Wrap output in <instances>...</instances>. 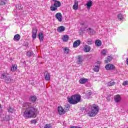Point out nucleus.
Segmentation results:
<instances>
[{"label":"nucleus","mask_w":128,"mask_h":128,"mask_svg":"<svg viewBox=\"0 0 128 128\" xmlns=\"http://www.w3.org/2000/svg\"><path fill=\"white\" fill-rule=\"evenodd\" d=\"M14 108H12V107H10L8 109V112H10L11 114L14 113Z\"/></svg>","instance_id":"nucleus-31"},{"label":"nucleus","mask_w":128,"mask_h":128,"mask_svg":"<svg viewBox=\"0 0 128 128\" xmlns=\"http://www.w3.org/2000/svg\"><path fill=\"white\" fill-rule=\"evenodd\" d=\"M64 110H70V105H66Z\"/></svg>","instance_id":"nucleus-33"},{"label":"nucleus","mask_w":128,"mask_h":128,"mask_svg":"<svg viewBox=\"0 0 128 128\" xmlns=\"http://www.w3.org/2000/svg\"><path fill=\"white\" fill-rule=\"evenodd\" d=\"M64 54H68L70 52V50L68 48H65L64 50Z\"/></svg>","instance_id":"nucleus-30"},{"label":"nucleus","mask_w":128,"mask_h":128,"mask_svg":"<svg viewBox=\"0 0 128 128\" xmlns=\"http://www.w3.org/2000/svg\"><path fill=\"white\" fill-rule=\"evenodd\" d=\"M112 60V56H108L106 58V60H104L105 64H108V62H110V61Z\"/></svg>","instance_id":"nucleus-20"},{"label":"nucleus","mask_w":128,"mask_h":128,"mask_svg":"<svg viewBox=\"0 0 128 128\" xmlns=\"http://www.w3.org/2000/svg\"><path fill=\"white\" fill-rule=\"evenodd\" d=\"M126 64H127V66H128V58L126 59Z\"/></svg>","instance_id":"nucleus-41"},{"label":"nucleus","mask_w":128,"mask_h":128,"mask_svg":"<svg viewBox=\"0 0 128 128\" xmlns=\"http://www.w3.org/2000/svg\"><path fill=\"white\" fill-rule=\"evenodd\" d=\"M87 30H89L90 34H92V32H96L94 31V30L92 29L91 28H89L88 29H87Z\"/></svg>","instance_id":"nucleus-34"},{"label":"nucleus","mask_w":128,"mask_h":128,"mask_svg":"<svg viewBox=\"0 0 128 128\" xmlns=\"http://www.w3.org/2000/svg\"><path fill=\"white\" fill-rule=\"evenodd\" d=\"M80 44V40H76L73 44L74 48H78Z\"/></svg>","instance_id":"nucleus-15"},{"label":"nucleus","mask_w":128,"mask_h":128,"mask_svg":"<svg viewBox=\"0 0 128 128\" xmlns=\"http://www.w3.org/2000/svg\"><path fill=\"white\" fill-rule=\"evenodd\" d=\"M84 23H82V24H81V25H82V26H84Z\"/></svg>","instance_id":"nucleus-43"},{"label":"nucleus","mask_w":128,"mask_h":128,"mask_svg":"<svg viewBox=\"0 0 128 128\" xmlns=\"http://www.w3.org/2000/svg\"><path fill=\"white\" fill-rule=\"evenodd\" d=\"M99 110L100 108L98 105L94 104H92L91 106V112H89L90 116L91 118L96 116L98 114Z\"/></svg>","instance_id":"nucleus-3"},{"label":"nucleus","mask_w":128,"mask_h":128,"mask_svg":"<svg viewBox=\"0 0 128 128\" xmlns=\"http://www.w3.org/2000/svg\"><path fill=\"white\" fill-rule=\"evenodd\" d=\"M23 116L27 118H32L36 117L38 110L34 108V105L30 102L24 103L22 106Z\"/></svg>","instance_id":"nucleus-1"},{"label":"nucleus","mask_w":128,"mask_h":128,"mask_svg":"<svg viewBox=\"0 0 128 128\" xmlns=\"http://www.w3.org/2000/svg\"><path fill=\"white\" fill-rule=\"evenodd\" d=\"M78 64H82V62H84V60L82 59V56H78Z\"/></svg>","instance_id":"nucleus-23"},{"label":"nucleus","mask_w":128,"mask_h":128,"mask_svg":"<svg viewBox=\"0 0 128 128\" xmlns=\"http://www.w3.org/2000/svg\"><path fill=\"white\" fill-rule=\"evenodd\" d=\"M30 102H36V96H31L30 98Z\"/></svg>","instance_id":"nucleus-25"},{"label":"nucleus","mask_w":128,"mask_h":128,"mask_svg":"<svg viewBox=\"0 0 128 128\" xmlns=\"http://www.w3.org/2000/svg\"><path fill=\"white\" fill-rule=\"evenodd\" d=\"M54 2V4L52 5L50 7V10L52 12H56L58 10V8H60L62 6V3L60 2L57 0H52Z\"/></svg>","instance_id":"nucleus-4"},{"label":"nucleus","mask_w":128,"mask_h":128,"mask_svg":"<svg viewBox=\"0 0 128 128\" xmlns=\"http://www.w3.org/2000/svg\"><path fill=\"white\" fill-rule=\"evenodd\" d=\"M114 100L116 102H120V101L122 100V97H120V94L116 95L114 96Z\"/></svg>","instance_id":"nucleus-9"},{"label":"nucleus","mask_w":128,"mask_h":128,"mask_svg":"<svg viewBox=\"0 0 128 128\" xmlns=\"http://www.w3.org/2000/svg\"><path fill=\"white\" fill-rule=\"evenodd\" d=\"M87 96H90L92 94V92L91 91H87L86 92Z\"/></svg>","instance_id":"nucleus-39"},{"label":"nucleus","mask_w":128,"mask_h":128,"mask_svg":"<svg viewBox=\"0 0 128 128\" xmlns=\"http://www.w3.org/2000/svg\"><path fill=\"white\" fill-rule=\"evenodd\" d=\"M88 82V78H80L79 80V82L80 84H86V82Z\"/></svg>","instance_id":"nucleus-13"},{"label":"nucleus","mask_w":128,"mask_h":128,"mask_svg":"<svg viewBox=\"0 0 128 128\" xmlns=\"http://www.w3.org/2000/svg\"><path fill=\"white\" fill-rule=\"evenodd\" d=\"M128 81H125V82H124L123 83H122V86H128Z\"/></svg>","instance_id":"nucleus-37"},{"label":"nucleus","mask_w":128,"mask_h":128,"mask_svg":"<svg viewBox=\"0 0 128 128\" xmlns=\"http://www.w3.org/2000/svg\"><path fill=\"white\" fill-rule=\"evenodd\" d=\"M87 44H88L89 46H90V44H92V41H90V40H88L86 42Z\"/></svg>","instance_id":"nucleus-38"},{"label":"nucleus","mask_w":128,"mask_h":128,"mask_svg":"<svg viewBox=\"0 0 128 128\" xmlns=\"http://www.w3.org/2000/svg\"><path fill=\"white\" fill-rule=\"evenodd\" d=\"M108 84L109 86H114V84H116V82H110L108 83Z\"/></svg>","instance_id":"nucleus-32"},{"label":"nucleus","mask_w":128,"mask_h":128,"mask_svg":"<svg viewBox=\"0 0 128 128\" xmlns=\"http://www.w3.org/2000/svg\"><path fill=\"white\" fill-rule=\"evenodd\" d=\"M44 76H45V80L47 82L48 80H50V73H48V72H45L44 74Z\"/></svg>","instance_id":"nucleus-11"},{"label":"nucleus","mask_w":128,"mask_h":128,"mask_svg":"<svg viewBox=\"0 0 128 128\" xmlns=\"http://www.w3.org/2000/svg\"><path fill=\"white\" fill-rule=\"evenodd\" d=\"M38 38L40 42H42L44 40V34L42 32H40L38 34Z\"/></svg>","instance_id":"nucleus-22"},{"label":"nucleus","mask_w":128,"mask_h":128,"mask_svg":"<svg viewBox=\"0 0 128 128\" xmlns=\"http://www.w3.org/2000/svg\"><path fill=\"white\" fill-rule=\"evenodd\" d=\"M30 124H36V120H31Z\"/></svg>","instance_id":"nucleus-35"},{"label":"nucleus","mask_w":128,"mask_h":128,"mask_svg":"<svg viewBox=\"0 0 128 128\" xmlns=\"http://www.w3.org/2000/svg\"><path fill=\"white\" fill-rule=\"evenodd\" d=\"M26 54L28 56H30L31 53L30 52H27Z\"/></svg>","instance_id":"nucleus-40"},{"label":"nucleus","mask_w":128,"mask_h":128,"mask_svg":"<svg viewBox=\"0 0 128 128\" xmlns=\"http://www.w3.org/2000/svg\"><path fill=\"white\" fill-rule=\"evenodd\" d=\"M58 112H59L60 116H62V114H66L64 109V108H62V106H59L58 107Z\"/></svg>","instance_id":"nucleus-10"},{"label":"nucleus","mask_w":128,"mask_h":128,"mask_svg":"<svg viewBox=\"0 0 128 128\" xmlns=\"http://www.w3.org/2000/svg\"><path fill=\"white\" fill-rule=\"evenodd\" d=\"M0 78H1V80H4L6 84H8V82H10V80H12L10 77V76H7L4 72L1 74Z\"/></svg>","instance_id":"nucleus-5"},{"label":"nucleus","mask_w":128,"mask_h":128,"mask_svg":"<svg viewBox=\"0 0 128 128\" xmlns=\"http://www.w3.org/2000/svg\"><path fill=\"white\" fill-rule=\"evenodd\" d=\"M13 40L14 42H19L20 40V34H15Z\"/></svg>","instance_id":"nucleus-12"},{"label":"nucleus","mask_w":128,"mask_h":128,"mask_svg":"<svg viewBox=\"0 0 128 128\" xmlns=\"http://www.w3.org/2000/svg\"><path fill=\"white\" fill-rule=\"evenodd\" d=\"M66 30V28L64 26H60L57 29V32H64Z\"/></svg>","instance_id":"nucleus-17"},{"label":"nucleus","mask_w":128,"mask_h":128,"mask_svg":"<svg viewBox=\"0 0 128 128\" xmlns=\"http://www.w3.org/2000/svg\"><path fill=\"white\" fill-rule=\"evenodd\" d=\"M80 96L78 94H74L72 96L68 99V102L71 104H76L80 102Z\"/></svg>","instance_id":"nucleus-2"},{"label":"nucleus","mask_w":128,"mask_h":128,"mask_svg":"<svg viewBox=\"0 0 128 128\" xmlns=\"http://www.w3.org/2000/svg\"><path fill=\"white\" fill-rule=\"evenodd\" d=\"M93 70L96 72H98L100 70V66H95L94 68H93Z\"/></svg>","instance_id":"nucleus-27"},{"label":"nucleus","mask_w":128,"mask_h":128,"mask_svg":"<svg viewBox=\"0 0 128 128\" xmlns=\"http://www.w3.org/2000/svg\"><path fill=\"white\" fill-rule=\"evenodd\" d=\"M50 124H46L44 128H52Z\"/></svg>","instance_id":"nucleus-36"},{"label":"nucleus","mask_w":128,"mask_h":128,"mask_svg":"<svg viewBox=\"0 0 128 128\" xmlns=\"http://www.w3.org/2000/svg\"><path fill=\"white\" fill-rule=\"evenodd\" d=\"M36 34H38V29L36 28H32V38L33 40H36Z\"/></svg>","instance_id":"nucleus-8"},{"label":"nucleus","mask_w":128,"mask_h":128,"mask_svg":"<svg viewBox=\"0 0 128 128\" xmlns=\"http://www.w3.org/2000/svg\"><path fill=\"white\" fill-rule=\"evenodd\" d=\"M78 1L75 0L74 4L72 6L73 10H78Z\"/></svg>","instance_id":"nucleus-14"},{"label":"nucleus","mask_w":128,"mask_h":128,"mask_svg":"<svg viewBox=\"0 0 128 128\" xmlns=\"http://www.w3.org/2000/svg\"><path fill=\"white\" fill-rule=\"evenodd\" d=\"M108 52V50L106 49H104L102 50L101 54L104 56H106V53Z\"/></svg>","instance_id":"nucleus-28"},{"label":"nucleus","mask_w":128,"mask_h":128,"mask_svg":"<svg viewBox=\"0 0 128 128\" xmlns=\"http://www.w3.org/2000/svg\"><path fill=\"white\" fill-rule=\"evenodd\" d=\"M55 16L56 18L60 22H62V13H56Z\"/></svg>","instance_id":"nucleus-7"},{"label":"nucleus","mask_w":128,"mask_h":128,"mask_svg":"<svg viewBox=\"0 0 128 128\" xmlns=\"http://www.w3.org/2000/svg\"><path fill=\"white\" fill-rule=\"evenodd\" d=\"M2 108V104H0V108Z\"/></svg>","instance_id":"nucleus-44"},{"label":"nucleus","mask_w":128,"mask_h":128,"mask_svg":"<svg viewBox=\"0 0 128 128\" xmlns=\"http://www.w3.org/2000/svg\"><path fill=\"white\" fill-rule=\"evenodd\" d=\"M86 6H87L88 10H90V8H92V0L88 1L86 4Z\"/></svg>","instance_id":"nucleus-18"},{"label":"nucleus","mask_w":128,"mask_h":128,"mask_svg":"<svg viewBox=\"0 0 128 128\" xmlns=\"http://www.w3.org/2000/svg\"><path fill=\"white\" fill-rule=\"evenodd\" d=\"M95 44L96 46H102V41L100 40H96Z\"/></svg>","instance_id":"nucleus-24"},{"label":"nucleus","mask_w":128,"mask_h":128,"mask_svg":"<svg viewBox=\"0 0 128 128\" xmlns=\"http://www.w3.org/2000/svg\"><path fill=\"white\" fill-rule=\"evenodd\" d=\"M8 4V0H0V6H6Z\"/></svg>","instance_id":"nucleus-26"},{"label":"nucleus","mask_w":128,"mask_h":128,"mask_svg":"<svg viewBox=\"0 0 128 128\" xmlns=\"http://www.w3.org/2000/svg\"><path fill=\"white\" fill-rule=\"evenodd\" d=\"M87 27H86L82 29V30H83V32H84V30H86V28Z\"/></svg>","instance_id":"nucleus-42"},{"label":"nucleus","mask_w":128,"mask_h":128,"mask_svg":"<svg viewBox=\"0 0 128 128\" xmlns=\"http://www.w3.org/2000/svg\"><path fill=\"white\" fill-rule=\"evenodd\" d=\"M16 70H18V65H16V64L12 65L11 71L14 72Z\"/></svg>","instance_id":"nucleus-21"},{"label":"nucleus","mask_w":128,"mask_h":128,"mask_svg":"<svg viewBox=\"0 0 128 128\" xmlns=\"http://www.w3.org/2000/svg\"><path fill=\"white\" fill-rule=\"evenodd\" d=\"M118 18L119 20H124V16L122 14H120L118 15Z\"/></svg>","instance_id":"nucleus-29"},{"label":"nucleus","mask_w":128,"mask_h":128,"mask_svg":"<svg viewBox=\"0 0 128 128\" xmlns=\"http://www.w3.org/2000/svg\"><path fill=\"white\" fill-rule=\"evenodd\" d=\"M68 38H70V37L68 35H64L62 38V40L64 42H68Z\"/></svg>","instance_id":"nucleus-19"},{"label":"nucleus","mask_w":128,"mask_h":128,"mask_svg":"<svg viewBox=\"0 0 128 128\" xmlns=\"http://www.w3.org/2000/svg\"><path fill=\"white\" fill-rule=\"evenodd\" d=\"M84 52H90V46L88 45L85 46L84 48Z\"/></svg>","instance_id":"nucleus-16"},{"label":"nucleus","mask_w":128,"mask_h":128,"mask_svg":"<svg viewBox=\"0 0 128 128\" xmlns=\"http://www.w3.org/2000/svg\"><path fill=\"white\" fill-rule=\"evenodd\" d=\"M105 68L106 70H114L116 68V66L114 64H108L106 65Z\"/></svg>","instance_id":"nucleus-6"}]
</instances>
